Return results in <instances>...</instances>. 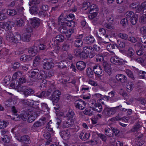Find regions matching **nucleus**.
I'll list each match as a JSON object with an SVG mask.
<instances>
[{
  "instance_id": "obj_1",
  "label": "nucleus",
  "mask_w": 146,
  "mask_h": 146,
  "mask_svg": "<svg viewBox=\"0 0 146 146\" xmlns=\"http://www.w3.org/2000/svg\"><path fill=\"white\" fill-rule=\"evenodd\" d=\"M97 6L94 4H91L90 3L87 1H84L83 4V9L86 10L87 13L90 12L91 11L95 10Z\"/></svg>"
},
{
  "instance_id": "obj_2",
  "label": "nucleus",
  "mask_w": 146,
  "mask_h": 146,
  "mask_svg": "<svg viewBox=\"0 0 146 146\" xmlns=\"http://www.w3.org/2000/svg\"><path fill=\"white\" fill-rule=\"evenodd\" d=\"M117 108L116 107H106L104 109L102 113L107 116H110L114 114L117 111Z\"/></svg>"
},
{
  "instance_id": "obj_3",
  "label": "nucleus",
  "mask_w": 146,
  "mask_h": 146,
  "mask_svg": "<svg viewBox=\"0 0 146 146\" xmlns=\"http://www.w3.org/2000/svg\"><path fill=\"white\" fill-rule=\"evenodd\" d=\"M43 68L46 70H49L53 68L54 65L52 59H48L44 60Z\"/></svg>"
},
{
  "instance_id": "obj_4",
  "label": "nucleus",
  "mask_w": 146,
  "mask_h": 146,
  "mask_svg": "<svg viewBox=\"0 0 146 146\" xmlns=\"http://www.w3.org/2000/svg\"><path fill=\"white\" fill-rule=\"evenodd\" d=\"M83 50L85 52L88 54V57L92 58L95 55L94 49L90 46H86L83 48Z\"/></svg>"
},
{
  "instance_id": "obj_5",
  "label": "nucleus",
  "mask_w": 146,
  "mask_h": 146,
  "mask_svg": "<svg viewBox=\"0 0 146 146\" xmlns=\"http://www.w3.org/2000/svg\"><path fill=\"white\" fill-rule=\"evenodd\" d=\"M86 104L85 102L82 100H79L76 101L75 106L79 109L83 110L85 108Z\"/></svg>"
},
{
  "instance_id": "obj_6",
  "label": "nucleus",
  "mask_w": 146,
  "mask_h": 146,
  "mask_svg": "<svg viewBox=\"0 0 146 146\" xmlns=\"http://www.w3.org/2000/svg\"><path fill=\"white\" fill-rule=\"evenodd\" d=\"M83 37V35L81 34L76 36L74 41V45L77 47L81 46L83 44L82 39Z\"/></svg>"
},
{
  "instance_id": "obj_7",
  "label": "nucleus",
  "mask_w": 146,
  "mask_h": 146,
  "mask_svg": "<svg viewBox=\"0 0 146 146\" xmlns=\"http://www.w3.org/2000/svg\"><path fill=\"white\" fill-rule=\"evenodd\" d=\"M60 134L62 138L65 140L68 139L71 136L70 132L68 129L62 131Z\"/></svg>"
},
{
  "instance_id": "obj_8",
  "label": "nucleus",
  "mask_w": 146,
  "mask_h": 146,
  "mask_svg": "<svg viewBox=\"0 0 146 146\" xmlns=\"http://www.w3.org/2000/svg\"><path fill=\"white\" fill-rule=\"evenodd\" d=\"M111 62L114 64L119 65L123 63V60L120 59L117 56L113 57L110 59Z\"/></svg>"
},
{
  "instance_id": "obj_9",
  "label": "nucleus",
  "mask_w": 146,
  "mask_h": 146,
  "mask_svg": "<svg viewBox=\"0 0 146 146\" xmlns=\"http://www.w3.org/2000/svg\"><path fill=\"white\" fill-rule=\"evenodd\" d=\"M117 80L122 83H125L127 81V78L125 75L122 74H117L115 76Z\"/></svg>"
},
{
  "instance_id": "obj_10",
  "label": "nucleus",
  "mask_w": 146,
  "mask_h": 146,
  "mask_svg": "<svg viewBox=\"0 0 146 146\" xmlns=\"http://www.w3.org/2000/svg\"><path fill=\"white\" fill-rule=\"evenodd\" d=\"M40 23V20L38 18H34L31 19V25L34 28H36L39 26Z\"/></svg>"
},
{
  "instance_id": "obj_11",
  "label": "nucleus",
  "mask_w": 146,
  "mask_h": 146,
  "mask_svg": "<svg viewBox=\"0 0 146 146\" xmlns=\"http://www.w3.org/2000/svg\"><path fill=\"white\" fill-rule=\"evenodd\" d=\"M17 139L18 141L21 142H24L26 143H30L29 137L27 135H24L17 138Z\"/></svg>"
},
{
  "instance_id": "obj_12",
  "label": "nucleus",
  "mask_w": 146,
  "mask_h": 146,
  "mask_svg": "<svg viewBox=\"0 0 146 146\" xmlns=\"http://www.w3.org/2000/svg\"><path fill=\"white\" fill-rule=\"evenodd\" d=\"M93 71L95 74L100 75L102 72V70L101 66L99 65H95L93 67Z\"/></svg>"
},
{
  "instance_id": "obj_13",
  "label": "nucleus",
  "mask_w": 146,
  "mask_h": 146,
  "mask_svg": "<svg viewBox=\"0 0 146 146\" xmlns=\"http://www.w3.org/2000/svg\"><path fill=\"white\" fill-rule=\"evenodd\" d=\"M29 115L28 119V121L29 123H31L37 117V114L35 111H33L31 113H30Z\"/></svg>"
},
{
  "instance_id": "obj_14",
  "label": "nucleus",
  "mask_w": 146,
  "mask_h": 146,
  "mask_svg": "<svg viewBox=\"0 0 146 146\" xmlns=\"http://www.w3.org/2000/svg\"><path fill=\"white\" fill-rule=\"evenodd\" d=\"M90 136L89 133H85L83 131L81 132L80 135V137L82 140L86 141L89 139Z\"/></svg>"
},
{
  "instance_id": "obj_15",
  "label": "nucleus",
  "mask_w": 146,
  "mask_h": 146,
  "mask_svg": "<svg viewBox=\"0 0 146 146\" xmlns=\"http://www.w3.org/2000/svg\"><path fill=\"white\" fill-rule=\"evenodd\" d=\"M73 120L72 119H69L65 121L63 123V126L65 128H68L72 126L74 124Z\"/></svg>"
},
{
  "instance_id": "obj_16",
  "label": "nucleus",
  "mask_w": 146,
  "mask_h": 146,
  "mask_svg": "<svg viewBox=\"0 0 146 146\" xmlns=\"http://www.w3.org/2000/svg\"><path fill=\"white\" fill-rule=\"evenodd\" d=\"M135 52L133 49L131 48H129L127 53V55L130 58L131 60L135 59Z\"/></svg>"
},
{
  "instance_id": "obj_17",
  "label": "nucleus",
  "mask_w": 146,
  "mask_h": 146,
  "mask_svg": "<svg viewBox=\"0 0 146 146\" xmlns=\"http://www.w3.org/2000/svg\"><path fill=\"white\" fill-rule=\"evenodd\" d=\"M37 52V47L35 46L30 47L28 51L29 54L32 56H35Z\"/></svg>"
},
{
  "instance_id": "obj_18",
  "label": "nucleus",
  "mask_w": 146,
  "mask_h": 146,
  "mask_svg": "<svg viewBox=\"0 0 146 146\" xmlns=\"http://www.w3.org/2000/svg\"><path fill=\"white\" fill-rule=\"evenodd\" d=\"M76 66L78 70H82L85 68L86 64L82 61H80L77 62Z\"/></svg>"
},
{
  "instance_id": "obj_19",
  "label": "nucleus",
  "mask_w": 146,
  "mask_h": 146,
  "mask_svg": "<svg viewBox=\"0 0 146 146\" xmlns=\"http://www.w3.org/2000/svg\"><path fill=\"white\" fill-rule=\"evenodd\" d=\"M14 35L11 31L7 32L6 33V38L7 40L10 42H12L13 41Z\"/></svg>"
},
{
  "instance_id": "obj_20",
  "label": "nucleus",
  "mask_w": 146,
  "mask_h": 146,
  "mask_svg": "<svg viewBox=\"0 0 146 146\" xmlns=\"http://www.w3.org/2000/svg\"><path fill=\"white\" fill-rule=\"evenodd\" d=\"M84 41L87 44H91L95 42V40L93 36H89L85 38L84 39Z\"/></svg>"
},
{
  "instance_id": "obj_21",
  "label": "nucleus",
  "mask_w": 146,
  "mask_h": 146,
  "mask_svg": "<svg viewBox=\"0 0 146 146\" xmlns=\"http://www.w3.org/2000/svg\"><path fill=\"white\" fill-rule=\"evenodd\" d=\"M84 113L86 115L92 116L94 113L93 108H87L83 111Z\"/></svg>"
},
{
  "instance_id": "obj_22",
  "label": "nucleus",
  "mask_w": 146,
  "mask_h": 146,
  "mask_svg": "<svg viewBox=\"0 0 146 146\" xmlns=\"http://www.w3.org/2000/svg\"><path fill=\"white\" fill-rule=\"evenodd\" d=\"M102 65L104 68L105 71L110 74L111 73V68L110 65L107 62H103Z\"/></svg>"
},
{
  "instance_id": "obj_23",
  "label": "nucleus",
  "mask_w": 146,
  "mask_h": 146,
  "mask_svg": "<svg viewBox=\"0 0 146 146\" xmlns=\"http://www.w3.org/2000/svg\"><path fill=\"white\" fill-rule=\"evenodd\" d=\"M14 23L13 21H8L5 23V29L7 31L11 30L13 26Z\"/></svg>"
},
{
  "instance_id": "obj_24",
  "label": "nucleus",
  "mask_w": 146,
  "mask_h": 146,
  "mask_svg": "<svg viewBox=\"0 0 146 146\" xmlns=\"http://www.w3.org/2000/svg\"><path fill=\"white\" fill-rule=\"evenodd\" d=\"M21 39V35L18 33L15 34L14 35L13 42L17 43H18Z\"/></svg>"
},
{
  "instance_id": "obj_25",
  "label": "nucleus",
  "mask_w": 146,
  "mask_h": 146,
  "mask_svg": "<svg viewBox=\"0 0 146 146\" xmlns=\"http://www.w3.org/2000/svg\"><path fill=\"white\" fill-rule=\"evenodd\" d=\"M45 73L44 71H42L40 74V75L41 76L40 78H43L45 79H48L50 78L52 76V74L51 73L49 72L46 73L45 74Z\"/></svg>"
},
{
  "instance_id": "obj_26",
  "label": "nucleus",
  "mask_w": 146,
  "mask_h": 146,
  "mask_svg": "<svg viewBox=\"0 0 146 146\" xmlns=\"http://www.w3.org/2000/svg\"><path fill=\"white\" fill-rule=\"evenodd\" d=\"M126 90L129 92H131L134 87V84L131 82H128L126 85Z\"/></svg>"
},
{
  "instance_id": "obj_27",
  "label": "nucleus",
  "mask_w": 146,
  "mask_h": 146,
  "mask_svg": "<svg viewBox=\"0 0 146 146\" xmlns=\"http://www.w3.org/2000/svg\"><path fill=\"white\" fill-rule=\"evenodd\" d=\"M38 72V69H35L29 72L28 73V75L30 77L34 78L37 75Z\"/></svg>"
},
{
  "instance_id": "obj_28",
  "label": "nucleus",
  "mask_w": 146,
  "mask_h": 146,
  "mask_svg": "<svg viewBox=\"0 0 146 146\" xmlns=\"http://www.w3.org/2000/svg\"><path fill=\"white\" fill-rule=\"evenodd\" d=\"M14 24L18 27H21L24 25L25 22L22 19H17L14 22Z\"/></svg>"
},
{
  "instance_id": "obj_29",
  "label": "nucleus",
  "mask_w": 146,
  "mask_h": 146,
  "mask_svg": "<svg viewBox=\"0 0 146 146\" xmlns=\"http://www.w3.org/2000/svg\"><path fill=\"white\" fill-rule=\"evenodd\" d=\"M98 10V9L96 7V8L94 11H92L90 12H87L88 13H90L91 14L88 16L89 18L91 19H92L94 18L97 15V13L96 11Z\"/></svg>"
},
{
  "instance_id": "obj_30",
  "label": "nucleus",
  "mask_w": 146,
  "mask_h": 146,
  "mask_svg": "<svg viewBox=\"0 0 146 146\" xmlns=\"http://www.w3.org/2000/svg\"><path fill=\"white\" fill-rule=\"evenodd\" d=\"M31 36L30 33H24L22 36L21 39L23 41L28 42L30 39Z\"/></svg>"
},
{
  "instance_id": "obj_31",
  "label": "nucleus",
  "mask_w": 146,
  "mask_h": 146,
  "mask_svg": "<svg viewBox=\"0 0 146 146\" xmlns=\"http://www.w3.org/2000/svg\"><path fill=\"white\" fill-rule=\"evenodd\" d=\"M9 50L6 48H3L0 50V58L6 56L8 54Z\"/></svg>"
},
{
  "instance_id": "obj_32",
  "label": "nucleus",
  "mask_w": 146,
  "mask_h": 146,
  "mask_svg": "<svg viewBox=\"0 0 146 146\" xmlns=\"http://www.w3.org/2000/svg\"><path fill=\"white\" fill-rule=\"evenodd\" d=\"M30 113L28 112L23 111L21 115V118L23 120L25 121L27 119Z\"/></svg>"
},
{
  "instance_id": "obj_33",
  "label": "nucleus",
  "mask_w": 146,
  "mask_h": 146,
  "mask_svg": "<svg viewBox=\"0 0 146 146\" xmlns=\"http://www.w3.org/2000/svg\"><path fill=\"white\" fill-rule=\"evenodd\" d=\"M32 59L30 55H23L20 58L21 61H29L31 60Z\"/></svg>"
},
{
  "instance_id": "obj_34",
  "label": "nucleus",
  "mask_w": 146,
  "mask_h": 146,
  "mask_svg": "<svg viewBox=\"0 0 146 146\" xmlns=\"http://www.w3.org/2000/svg\"><path fill=\"white\" fill-rule=\"evenodd\" d=\"M60 25V32L63 34L66 33V32H67V29L66 27L67 25L65 24V23L62 25Z\"/></svg>"
},
{
  "instance_id": "obj_35",
  "label": "nucleus",
  "mask_w": 146,
  "mask_h": 146,
  "mask_svg": "<svg viewBox=\"0 0 146 146\" xmlns=\"http://www.w3.org/2000/svg\"><path fill=\"white\" fill-rule=\"evenodd\" d=\"M40 59L39 56H36L33 62V66L35 67L38 65L40 62Z\"/></svg>"
},
{
  "instance_id": "obj_36",
  "label": "nucleus",
  "mask_w": 146,
  "mask_h": 146,
  "mask_svg": "<svg viewBox=\"0 0 146 146\" xmlns=\"http://www.w3.org/2000/svg\"><path fill=\"white\" fill-rule=\"evenodd\" d=\"M9 124L8 122L6 121L0 120V128L4 129Z\"/></svg>"
},
{
  "instance_id": "obj_37",
  "label": "nucleus",
  "mask_w": 146,
  "mask_h": 146,
  "mask_svg": "<svg viewBox=\"0 0 146 146\" xmlns=\"http://www.w3.org/2000/svg\"><path fill=\"white\" fill-rule=\"evenodd\" d=\"M92 97L95 99L96 100L98 99H100V102L103 104H104V103L102 100H104L103 99H100L102 98V95L100 94H93L92 95Z\"/></svg>"
},
{
  "instance_id": "obj_38",
  "label": "nucleus",
  "mask_w": 146,
  "mask_h": 146,
  "mask_svg": "<svg viewBox=\"0 0 146 146\" xmlns=\"http://www.w3.org/2000/svg\"><path fill=\"white\" fill-rule=\"evenodd\" d=\"M95 108H94V111L100 112L102 110V108L101 105L100 103H98L95 106Z\"/></svg>"
},
{
  "instance_id": "obj_39",
  "label": "nucleus",
  "mask_w": 146,
  "mask_h": 146,
  "mask_svg": "<svg viewBox=\"0 0 146 146\" xmlns=\"http://www.w3.org/2000/svg\"><path fill=\"white\" fill-rule=\"evenodd\" d=\"M34 92L33 90L31 89H28L25 90L23 94L25 96H28L33 94Z\"/></svg>"
},
{
  "instance_id": "obj_40",
  "label": "nucleus",
  "mask_w": 146,
  "mask_h": 146,
  "mask_svg": "<svg viewBox=\"0 0 146 146\" xmlns=\"http://www.w3.org/2000/svg\"><path fill=\"white\" fill-rule=\"evenodd\" d=\"M7 13L9 15L13 16L17 14V12L15 9H10L7 11Z\"/></svg>"
},
{
  "instance_id": "obj_41",
  "label": "nucleus",
  "mask_w": 146,
  "mask_h": 146,
  "mask_svg": "<svg viewBox=\"0 0 146 146\" xmlns=\"http://www.w3.org/2000/svg\"><path fill=\"white\" fill-rule=\"evenodd\" d=\"M31 13L35 14L38 12L39 9L36 6H32L30 9Z\"/></svg>"
},
{
  "instance_id": "obj_42",
  "label": "nucleus",
  "mask_w": 146,
  "mask_h": 146,
  "mask_svg": "<svg viewBox=\"0 0 146 146\" xmlns=\"http://www.w3.org/2000/svg\"><path fill=\"white\" fill-rule=\"evenodd\" d=\"M116 45L117 47L119 48H122L125 46V44L124 42H121L117 40V42Z\"/></svg>"
},
{
  "instance_id": "obj_43",
  "label": "nucleus",
  "mask_w": 146,
  "mask_h": 146,
  "mask_svg": "<svg viewBox=\"0 0 146 146\" xmlns=\"http://www.w3.org/2000/svg\"><path fill=\"white\" fill-rule=\"evenodd\" d=\"M87 74L90 78H92L94 76V73L92 69L88 68L86 70Z\"/></svg>"
},
{
  "instance_id": "obj_44",
  "label": "nucleus",
  "mask_w": 146,
  "mask_h": 146,
  "mask_svg": "<svg viewBox=\"0 0 146 146\" xmlns=\"http://www.w3.org/2000/svg\"><path fill=\"white\" fill-rule=\"evenodd\" d=\"M17 91L19 92H24L26 88L25 87L23 86L20 84H18L16 88Z\"/></svg>"
},
{
  "instance_id": "obj_45",
  "label": "nucleus",
  "mask_w": 146,
  "mask_h": 146,
  "mask_svg": "<svg viewBox=\"0 0 146 146\" xmlns=\"http://www.w3.org/2000/svg\"><path fill=\"white\" fill-rule=\"evenodd\" d=\"M65 24L67 26L73 27H75L76 25V24L72 20L70 21H68L67 22H65Z\"/></svg>"
},
{
  "instance_id": "obj_46",
  "label": "nucleus",
  "mask_w": 146,
  "mask_h": 146,
  "mask_svg": "<svg viewBox=\"0 0 146 146\" xmlns=\"http://www.w3.org/2000/svg\"><path fill=\"white\" fill-rule=\"evenodd\" d=\"M22 75V73L20 71L16 72L13 74L12 78L14 80L16 79L17 78L21 76Z\"/></svg>"
},
{
  "instance_id": "obj_47",
  "label": "nucleus",
  "mask_w": 146,
  "mask_h": 146,
  "mask_svg": "<svg viewBox=\"0 0 146 146\" xmlns=\"http://www.w3.org/2000/svg\"><path fill=\"white\" fill-rule=\"evenodd\" d=\"M125 17L127 18L131 19L135 15L133 12L131 11H128L125 14Z\"/></svg>"
},
{
  "instance_id": "obj_48",
  "label": "nucleus",
  "mask_w": 146,
  "mask_h": 146,
  "mask_svg": "<svg viewBox=\"0 0 146 146\" xmlns=\"http://www.w3.org/2000/svg\"><path fill=\"white\" fill-rule=\"evenodd\" d=\"M75 114L74 111L71 109H69L66 114V116L69 117H73L74 116Z\"/></svg>"
},
{
  "instance_id": "obj_49",
  "label": "nucleus",
  "mask_w": 146,
  "mask_h": 146,
  "mask_svg": "<svg viewBox=\"0 0 146 146\" xmlns=\"http://www.w3.org/2000/svg\"><path fill=\"white\" fill-rule=\"evenodd\" d=\"M12 110L13 112V113H14V115L15 116L14 117H13V119L15 120H18V115H17V114H15L17 112V111L15 109V106H13L12 107Z\"/></svg>"
},
{
  "instance_id": "obj_50",
  "label": "nucleus",
  "mask_w": 146,
  "mask_h": 146,
  "mask_svg": "<svg viewBox=\"0 0 146 146\" xmlns=\"http://www.w3.org/2000/svg\"><path fill=\"white\" fill-rule=\"evenodd\" d=\"M125 72L129 78L133 80L135 79L133 74L131 70H126L125 71Z\"/></svg>"
},
{
  "instance_id": "obj_51",
  "label": "nucleus",
  "mask_w": 146,
  "mask_h": 146,
  "mask_svg": "<svg viewBox=\"0 0 146 146\" xmlns=\"http://www.w3.org/2000/svg\"><path fill=\"white\" fill-rule=\"evenodd\" d=\"M138 17L136 16H134V17H133L130 19V21L131 23L133 25L135 24L137 21Z\"/></svg>"
},
{
  "instance_id": "obj_52",
  "label": "nucleus",
  "mask_w": 146,
  "mask_h": 146,
  "mask_svg": "<svg viewBox=\"0 0 146 146\" xmlns=\"http://www.w3.org/2000/svg\"><path fill=\"white\" fill-rule=\"evenodd\" d=\"M118 36L121 38L126 40L128 38V35L125 33H120L118 35Z\"/></svg>"
},
{
  "instance_id": "obj_53",
  "label": "nucleus",
  "mask_w": 146,
  "mask_h": 146,
  "mask_svg": "<svg viewBox=\"0 0 146 146\" xmlns=\"http://www.w3.org/2000/svg\"><path fill=\"white\" fill-rule=\"evenodd\" d=\"M139 75L140 78L145 79L146 78V72L143 71L139 72Z\"/></svg>"
},
{
  "instance_id": "obj_54",
  "label": "nucleus",
  "mask_w": 146,
  "mask_h": 146,
  "mask_svg": "<svg viewBox=\"0 0 146 146\" xmlns=\"http://www.w3.org/2000/svg\"><path fill=\"white\" fill-rule=\"evenodd\" d=\"M61 95L60 92L58 90H54L53 92L52 97H60Z\"/></svg>"
},
{
  "instance_id": "obj_55",
  "label": "nucleus",
  "mask_w": 146,
  "mask_h": 146,
  "mask_svg": "<svg viewBox=\"0 0 146 146\" xmlns=\"http://www.w3.org/2000/svg\"><path fill=\"white\" fill-rule=\"evenodd\" d=\"M74 32V30L73 29H70L68 30L67 29V32H66L65 34L66 35V36L68 38L70 37L71 35Z\"/></svg>"
},
{
  "instance_id": "obj_56",
  "label": "nucleus",
  "mask_w": 146,
  "mask_h": 146,
  "mask_svg": "<svg viewBox=\"0 0 146 146\" xmlns=\"http://www.w3.org/2000/svg\"><path fill=\"white\" fill-rule=\"evenodd\" d=\"M88 57V54H87L86 52H85L84 50L83 51H82L80 55V56L82 59H86Z\"/></svg>"
},
{
  "instance_id": "obj_57",
  "label": "nucleus",
  "mask_w": 146,
  "mask_h": 146,
  "mask_svg": "<svg viewBox=\"0 0 146 146\" xmlns=\"http://www.w3.org/2000/svg\"><path fill=\"white\" fill-rule=\"evenodd\" d=\"M115 46L113 44H110L107 46V49L108 51L110 52H113V51L112 50L115 49Z\"/></svg>"
},
{
  "instance_id": "obj_58",
  "label": "nucleus",
  "mask_w": 146,
  "mask_h": 146,
  "mask_svg": "<svg viewBox=\"0 0 146 146\" xmlns=\"http://www.w3.org/2000/svg\"><path fill=\"white\" fill-rule=\"evenodd\" d=\"M56 39L59 42L63 41L64 39V37L61 35H58L56 37Z\"/></svg>"
},
{
  "instance_id": "obj_59",
  "label": "nucleus",
  "mask_w": 146,
  "mask_h": 146,
  "mask_svg": "<svg viewBox=\"0 0 146 146\" xmlns=\"http://www.w3.org/2000/svg\"><path fill=\"white\" fill-rule=\"evenodd\" d=\"M66 63V62L64 61H61L60 62H58L57 66L59 68H64L66 67V66L65 65Z\"/></svg>"
},
{
  "instance_id": "obj_60",
  "label": "nucleus",
  "mask_w": 146,
  "mask_h": 146,
  "mask_svg": "<svg viewBox=\"0 0 146 146\" xmlns=\"http://www.w3.org/2000/svg\"><path fill=\"white\" fill-rule=\"evenodd\" d=\"M96 62H100L103 60V57L100 54H97L95 56Z\"/></svg>"
},
{
  "instance_id": "obj_61",
  "label": "nucleus",
  "mask_w": 146,
  "mask_h": 146,
  "mask_svg": "<svg viewBox=\"0 0 146 146\" xmlns=\"http://www.w3.org/2000/svg\"><path fill=\"white\" fill-rule=\"evenodd\" d=\"M81 52V49H76L74 50V53L75 55L80 57Z\"/></svg>"
},
{
  "instance_id": "obj_62",
  "label": "nucleus",
  "mask_w": 146,
  "mask_h": 146,
  "mask_svg": "<svg viewBox=\"0 0 146 146\" xmlns=\"http://www.w3.org/2000/svg\"><path fill=\"white\" fill-rule=\"evenodd\" d=\"M120 23L123 26L125 27L127 26V20L126 19H122L121 20Z\"/></svg>"
},
{
  "instance_id": "obj_63",
  "label": "nucleus",
  "mask_w": 146,
  "mask_h": 146,
  "mask_svg": "<svg viewBox=\"0 0 146 146\" xmlns=\"http://www.w3.org/2000/svg\"><path fill=\"white\" fill-rule=\"evenodd\" d=\"M42 124L43 123L40 121H37L35 123L33 126L35 127H38L41 126Z\"/></svg>"
},
{
  "instance_id": "obj_64",
  "label": "nucleus",
  "mask_w": 146,
  "mask_h": 146,
  "mask_svg": "<svg viewBox=\"0 0 146 146\" xmlns=\"http://www.w3.org/2000/svg\"><path fill=\"white\" fill-rule=\"evenodd\" d=\"M103 26L104 27L111 29H113L114 28L113 26L112 25L106 23H104Z\"/></svg>"
}]
</instances>
